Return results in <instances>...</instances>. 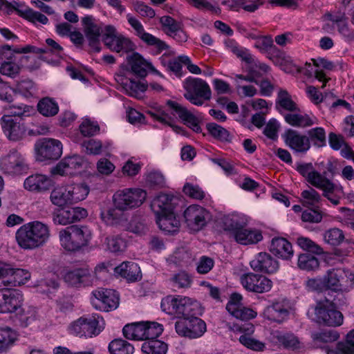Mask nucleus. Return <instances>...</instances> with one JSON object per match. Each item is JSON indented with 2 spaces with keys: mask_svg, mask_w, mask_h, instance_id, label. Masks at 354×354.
Returning a JSON list of instances; mask_svg holds the SVG:
<instances>
[{
  "mask_svg": "<svg viewBox=\"0 0 354 354\" xmlns=\"http://www.w3.org/2000/svg\"><path fill=\"white\" fill-rule=\"evenodd\" d=\"M49 227L40 221H32L21 225L15 239L24 250H34L46 244L50 237Z\"/></svg>",
  "mask_w": 354,
  "mask_h": 354,
  "instance_id": "1",
  "label": "nucleus"
},
{
  "mask_svg": "<svg viewBox=\"0 0 354 354\" xmlns=\"http://www.w3.org/2000/svg\"><path fill=\"white\" fill-rule=\"evenodd\" d=\"M91 238L92 232L85 225H70L59 232L60 245L69 252L79 251L87 246Z\"/></svg>",
  "mask_w": 354,
  "mask_h": 354,
  "instance_id": "2",
  "label": "nucleus"
},
{
  "mask_svg": "<svg viewBox=\"0 0 354 354\" xmlns=\"http://www.w3.org/2000/svg\"><path fill=\"white\" fill-rule=\"evenodd\" d=\"M161 308L167 313L181 315L183 319L194 315H201L203 312L201 304L197 301L180 296L177 297H167L162 301Z\"/></svg>",
  "mask_w": 354,
  "mask_h": 354,
  "instance_id": "3",
  "label": "nucleus"
},
{
  "mask_svg": "<svg viewBox=\"0 0 354 354\" xmlns=\"http://www.w3.org/2000/svg\"><path fill=\"white\" fill-rule=\"evenodd\" d=\"M183 86L186 91L184 97L192 104L202 106L212 97L209 86L202 79L189 77L184 81Z\"/></svg>",
  "mask_w": 354,
  "mask_h": 354,
  "instance_id": "4",
  "label": "nucleus"
},
{
  "mask_svg": "<svg viewBox=\"0 0 354 354\" xmlns=\"http://www.w3.org/2000/svg\"><path fill=\"white\" fill-rule=\"evenodd\" d=\"M23 295L16 290L3 289L0 290V313H15L23 321L28 322L29 316H26L22 308Z\"/></svg>",
  "mask_w": 354,
  "mask_h": 354,
  "instance_id": "5",
  "label": "nucleus"
},
{
  "mask_svg": "<svg viewBox=\"0 0 354 354\" xmlns=\"http://www.w3.org/2000/svg\"><path fill=\"white\" fill-rule=\"evenodd\" d=\"M147 193L141 189H124L113 196L114 206L122 211L140 207L145 201Z\"/></svg>",
  "mask_w": 354,
  "mask_h": 354,
  "instance_id": "6",
  "label": "nucleus"
},
{
  "mask_svg": "<svg viewBox=\"0 0 354 354\" xmlns=\"http://www.w3.org/2000/svg\"><path fill=\"white\" fill-rule=\"evenodd\" d=\"M102 41L108 48L116 53H128L134 49V44L132 41L118 33L116 28L112 25H106L104 27Z\"/></svg>",
  "mask_w": 354,
  "mask_h": 354,
  "instance_id": "7",
  "label": "nucleus"
},
{
  "mask_svg": "<svg viewBox=\"0 0 354 354\" xmlns=\"http://www.w3.org/2000/svg\"><path fill=\"white\" fill-rule=\"evenodd\" d=\"M35 149L37 160H56L62 154V144L56 139L42 138L35 143Z\"/></svg>",
  "mask_w": 354,
  "mask_h": 354,
  "instance_id": "8",
  "label": "nucleus"
},
{
  "mask_svg": "<svg viewBox=\"0 0 354 354\" xmlns=\"http://www.w3.org/2000/svg\"><path fill=\"white\" fill-rule=\"evenodd\" d=\"M198 316L194 315L177 321L175 324L176 333L181 336L193 339L201 337L206 331V324Z\"/></svg>",
  "mask_w": 354,
  "mask_h": 354,
  "instance_id": "9",
  "label": "nucleus"
},
{
  "mask_svg": "<svg viewBox=\"0 0 354 354\" xmlns=\"http://www.w3.org/2000/svg\"><path fill=\"white\" fill-rule=\"evenodd\" d=\"M98 315L88 317H81L74 322L70 326L71 333L79 336L92 337L97 335L102 330L99 325Z\"/></svg>",
  "mask_w": 354,
  "mask_h": 354,
  "instance_id": "10",
  "label": "nucleus"
},
{
  "mask_svg": "<svg viewBox=\"0 0 354 354\" xmlns=\"http://www.w3.org/2000/svg\"><path fill=\"white\" fill-rule=\"evenodd\" d=\"M185 223L192 231L202 230L210 219V214L203 207L198 205L189 206L183 214Z\"/></svg>",
  "mask_w": 354,
  "mask_h": 354,
  "instance_id": "11",
  "label": "nucleus"
},
{
  "mask_svg": "<svg viewBox=\"0 0 354 354\" xmlns=\"http://www.w3.org/2000/svg\"><path fill=\"white\" fill-rule=\"evenodd\" d=\"M317 322L328 326H339L343 323L344 317L332 304L319 303L315 308Z\"/></svg>",
  "mask_w": 354,
  "mask_h": 354,
  "instance_id": "12",
  "label": "nucleus"
},
{
  "mask_svg": "<svg viewBox=\"0 0 354 354\" xmlns=\"http://www.w3.org/2000/svg\"><path fill=\"white\" fill-rule=\"evenodd\" d=\"M297 171L313 186L317 188L324 187L330 190L333 187L326 176V171L323 174L315 171L312 163L299 164L297 166Z\"/></svg>",
  "mask_w": 354,
  "mask_h": 354,
  "instance_id": "13",
  "label": "nucleus"
},
{
  "mask_svg": "<svg viewBox=\"0 0 354 354\" xmlns=\"http://www.w3.org/2000/svg\"><path fill=\"white\" fill-rule=\"evenodd\" d=\"M1 126L4 134L10 141H20L26 136V126L20 118L3 115L1 118Z\"/></svg>",
  "mask_w": 354,
  "mask_h": 354,
  "instance_id": "14",
  "label": "nucleus"
},
{
  "mask_svg": "<svg viewBox=\"0 0 354 354\" xmlns=\"http://www.w3.org/2000/svg\"><path fill=\"white\" fill-rule=\"evenodd\" d=\"M0 167L5 173L10 175L21 174L28 169L24 158L15 150L10 151L1 159Z\"/></svg>",
  "mask_w": 354,
  "mask_h": 354,
  "instance_id": "15",
  "label": "nucleus"
},
{
  "mask_svg": "<svg viewBox=\"0 0 354 354\" xmlns=\"http://www.w3.org/2000/svg\"><path fill=\"white\" fill-rule=\"evenodd\" d=\"M241 283L247 290L257 293H263L270 290L272 282L265 276L248 272L241 277Z\"/></svg>",
  "mask_w": 354,
  "mask_h": 354,
  "instance_id": "16",
  "label": "nucleus"
},
{
  "mask_svg": "<svg viewBox=\"0 0 354 354\" xmlns=\"http://www.w3.org/2000/svg\"><path fill=\"white\" fill-rule=\"evenodd\" d=\"M94 306L106 312L115 309L119 305V295L112 289L99 288L93 292Z\"/></svg>",
  "mask_w": 354,
  "mask_h": 354,
  "instance_id": "17",
  "label": "nucleus"
},
{
  "mask_svg": "<svg viewBox=\"0 0 354 354\" xmlns=\"http://www.w3.org/2000/svg\"><path fill=\"white\" fill-rule=\"evenodd\" d=\"M88 216L87 210L83 207H75L68 209H56L52 214L53 221L56 225H66Z\"/></svg>",
  "mask_w": 354,
  "mask_h": 354,
  "instance_id": "18",
  "label": "nucleus"
},
{
  "mask_svg": "<svg viewBox=\"0 0 354 354\" xmlns=\"http://www.w3.org/2000/svg\"><path fill=\"white\" fill-rule=\"evenodd\" d=\"M242 299L243 297L240 294H232L226 305V310L233 317L242 321H248L255 318L257 313L250 308L244 306L241 303Z\"/></svg>",
  "mask_w": 354,
  "mask_h": 354,
  "instance_id": "19",
  "label": "nucleus"
},
{
  "mask_svg": "<svg viewBox=\"0 0 354 354\" xmlns=\"http://www.w3.org/2000/svg\"><path fill=\"white\" fill-rule=\"evenodd\" d=\"M84 32L88 39L89 46L97 53L101 50L100 46V37L104 33V27L102 24H97L92 16H86L82 19Z\"/></svg>",
  "mask_w": 354,
  "mask_h": 354,
  "instance_id": "20",
  "label": "nucleus"
},
{
  "mask_svg": "<svg viewBox=\"0 0 354 354\" xmlns=\"http://www.w3.org/2000/svg\"><path fill=\"white\" fill-rule=\"evenodd\" d=\"M286 145L297 153H305L310 148L308 136L299 133L294 129H288L284 135Z\"/></svg>",
  "mask_w": 354,
  "mask_h": 354,
  "instance_id": "21",
  "label": "nucleus"
},
{
  "mask_svg": "<svg viewBox=\"0 0 354 354\" xmlns=\"http://www.w3.org/2000/svg\"><path fill=\"white\" fill-rule=\"evenodd\" d=\"M250 264L254 271L267 274L276 272L279 267L278 261L266 252L259 253Z\"/></svg>",
  "mask_w": 354,
  "mask_h": 354,
  "instance_id": "22",
  "label": "nucleus"
},
{
  "mask_svg": "<svg viewBox=\"0 0 354 354\" xmlns=\"http://www.w3.org/2000/svg\"><path fill=\"white\" fill-rule=\"evenodd\" d=\"M167 104L173 111L172 113L177 114L185 125L196 133L201 131L198 118L185 107L171 100H168Z\"/></svg>",
  "mask_w": 354,
  "mask_h": 354,
  "instance_id": "23",
  "label": "nucleus"
},
{
  "mask_svg": "<svg viewBox=\"0 0 354 354\" xmlns=\"http://www.w3.org/2000/svg\"><path fill=\"white\" fill-rule=\"evenodd\" d=\"M83 164L84 159L79 155L67 156L56 165L53 172L62 176L73 175L77 170L82 167Z\"/></svg>",
  "mask_w": 354,
  "mask_h": 354,
  "instance_id": "24",
  "label": "nucleus"
},
{
  "mask_svg": "<svg viewBox=\"0 0 354 354\" xmlns=\"http://www.w3.org/2000/svg\"><path fill=\"white\" fill-rule=\"evenodd\" d=\"M116 275L125 279L128 282L140 281L142 278L140 268L136 263L124 261L113 268Z\"/></svg>",
  "mask_w": 354,
  "mask_h": 354,
  "instance_id": "25",
  "label": "nucleus"
},
{
  "mask_svg": "<svg viewBox=\"0 0 354 354\" xmlns=\"http://www.w3.org/2000/svg\"><path fill=\"white\" fill-rule=\"evenodd\" d=\"M91 278V272L86 267L71 270L64 277L65 282L71 286H88L92 281Z\"/></svg>",
  "mask_w": 354,
  "mask_h": 354,
  "instance_id": "26",
  "label": "nucleus"
},
{
  "mask_svg": "<svg viewBox=\"0 0 354 354\" xmlns=\"http://www.w3.org/2000/svg\"><path fill=\"white\" fill-rule=\"evenodd\" d=\"M234 237L237 243L242 245L256 244L263 239L260 230L243 225L235 232Z\"/></svg>",
  "mask_w": 354,
  "mask_h": 354,
  "instance_id": "27",
  "label": "nucleus"
},
{
  "mask_svg": "<svg viewBox=\"0 0 354 354\" xmlns=\"http://www.w3.org/2000/svg\"><path fill=\"white\" fill-rule=\"evenodd\" d=\"M270 251L275 256L285 260L290 259L294 253L291 243L282 237H275L272 239Z\"/></svg>",
  "mask_w": 354,
  "mask_h": 354,
  "instance_id": "28",
  "label": "nucleus"
},
{
  "mask_svg": "<svg viewBox=\"0 0 354 354\" xmlns=\"http://www.w3.org/2000/svg\"><path fill=\"white\" fill-rule=\"evenodd\" d=\"M172 196L162 194L157 196L151 203V208L156 216L174 212V205Z\"/></svg>",
  "mask_w": 354,
  "mask_h": 354,
  "instance_id": "29",
  "label": "nucleus"
},
{
  "mask_svg": "<svg viewBox=\"0 0 354 354\" xmlns=\"http://www.w3.org/2000/svg\"><path fill=\"white\" fill-rule=\"evenodd\" d=\"M51 180L45 175L36 174L28 176L24 180V187L30 192H42L50 189Z\"/></svg>",
  "mask_w": 354,
  "mask_h": 354,
  "instance_id": "30",
  "label": "nucleus"
},
{
  "mask_svg": "<svg viewBox=\"0 0 354 354\" xmlns=\"http://www.w3.org/2000/svg\"><path fill=\"white\" fill-rule=\"evenodd\" d=\"M240 330L245 333L240 336L239 342L245 347L255 351H262L265 348V344L250 336L254 332V326L247 324L240 328Z\"/></svg>",
  "mask_w": 354,
  "mask_h": 354,
  "instance_id": "31",
  "label": "nucleus"
},
{
  "mask_svg": "<svg viewBox=\"0 0 354 354\" xmlns=\"http://www.w3.org/2000/svg\"><path fill=\"white\" fill-rule=\"evenodd\" d=\"M263 315L269 320L281 323L288 317L289 310L283 304L276 302L266 307Z\"/></svg>",
  "mask_w": 354,
  "mask_h": 354,
  "instance_id": "32",
  "label": "nucleus"
},
{
  "mask_svg": "<svg viewBox=\"0 0 354 354\" xmlns=\"http://www.w3.org/2000/svg\"><path fill=\"white\" fill-rule=\"evenodd\" d=\"M276 109L282 113V111L289 112L299 111L297 104L292 100L291 95L286 90L280 89L276 99Z\"/></svg>",
  "mask_w": 354,
  "mask_h": 354,
  "instance_id": "33",
  "label": "nucleus"
},
{
  "mask_svg": "<svg viewBox=\"0 0 354 354\" xmlns=\"http://www.w3.org/2000/svg\"><path fill=\"white\" fill-rule=\"evenodd\" d=\"M128 62L133 73L140 77H144L147 75V69L153 70L151 64L145 60L138 53H134L129 56Z\"/></svg>",
  "mask_w": 354,
  "mask_h": 354,
  "instance_id": "34",
  "label": "nucleus"
},
{
  "mask_svg": "<svg viewBox=\"0 0 354 354\" xmlns=\"http://www.w3.org/2000/svg\"><path fill=\"white\" fill-rule=\"evenodd\" d=\"M18 335L8 326L0 327V353L7 352L15 344Z\"/></svg>",
  "mask_w": 354,
  "mask_h": 354,
  "instance_id": "35",
  "label": "nucleus"
},
{
  "mask_svg": "<svg viewBox=\"0 0 354 354\" xmlns=\"http://www.w3.org/2000/svg\"><path fill=\"white\" fill-rule=\"evenodd\" d=\"M69 194L67 186L57 187L51 191L50 201L54 205L64 207L66 205L72 204Z\"/></svg>",
  "mask_w": 354,
  "mask_h": 354,
  "instance_id": "36",
  "label": "nucleus"
},
{
  "mask_svg": "<svg viewBox=\"0 0 354 354\" xmlns=\"http://www.w3.org/2000/svg\"><path fill=\"white\" fill-rule=\"evenodd\" d=\"M156 223L160 230L169 233L178 231L180 227V221L175 216L174 212L156 216Z\"/></svg>",
  "mask_w": 354,
  "mask_h": 354,
  "instance_id": "37",
  "label": "nucleus"
},
{
  "mask_svg": "<svg viewBox=\"0 0 354 354\" xmlns=\"http://www.w3.org/2000/svg\"><path fill=\"white\" fill-rule=\"evenodd\" d=\"M37 109L44 116L52 117L57 114L59 106L53 99L46 97L39 101Z\"/></svg>",
  "mask_w": 354,
  "mask_h": 354,
  "instance_id": "38",
  "label": "nucleus"
},
{
  "mask_svg": "<svg viewBox=\"0 0 354 354\" xmlns=\"http://www.w3.org/2000/svg\"><path fill=\"white\" fill-rule=\"evenodd\" d=\"M284 120L288 124L300 128L310 127L314 124L313 120L308 115L294 113V112L286 114Z\"/></svg>",
  "mask_w": 354,
  "mask_h": 354,
  "instance_id": "39",
  "label": "nucleus"
},
{
  "mask_svg": "<svg viewBox=\"0 0 354 354\" xmlns=\"http://www.w3.org/2000/svg\"><path fill=\"white\" fill-rule=\"evenodd\" d=\"M142 322L128 324L123 328L124 336L129 339L144 340Z\"/></svg>",
  "mask_w": 354,
  "mask_h": 354,
  "instance_id": "40",
  "label": "nucleus"
},
{
  "mask_svg": "<svg viewBox=\"0 0 354 354\" xmlns=\"http://www.w3.org/2000/svg\"><path fill=\"white\" fill-rule=\"evenodd\" d=\"M67 187L72 204L84 200L89 193V187L85 184L70 185Z\"/></svg>",
  "mask_w": 354,
  "mask_h": 354,
  "instance_id": "41",
  "label": "nucleus"
},
{
  "mask_svg": "<svg viewBox=\"0 0 354 354\" xmlns=\"http://www.w3.org/2000/svg\"><path fill=\"white\" fill-rule=\"evenodd\" d=\"M167 345L158 339L145 341L142 346V351L146 354H165Z\"/></svg>",
  "mask_w": 354,
  "mask_h": 354,
  "instance_id": "42",
  "label": "nucleus"
},
{
  "mask_svg": "<svg viewBox=\"0 0 354 354\" xmlns=\"http://www.w3.org/2000/svg\"><path fill=\"white\" fill-rule=\"evenodd\" d=\"M109 351L111 354H133L134 348L122 339H115L109 343Z\"/></svg>",
  "mask_w": 354,
  "mask_h": 354,
  "instance_id": "43",
  "label": "nucleus"
},
{
  "mask_svg": "<svg viewBox=\"0 0 354 354\" xmlns=\"http://www.w3.org/2000/svg\"><path fill=\"white\" fill-rule=\"evenodd\" d=\"M297 266L301 270H315L319 267V261L315 256L308 253H304L299 255Z\"/></svg>",
  "mask_w": 354,
  "mask_h": 354,
  "instance_id": "44",
  "label": "nucleus"
},
{
  "mask_svg": "<svg viewBox=\"0 0 354 354\" xmlns=\"http://www.w3.org/2000/svg\"><path fill=\"white\" fill-rule=\"evenodd\" d=\"M144 340L156 339L163 331V327L161 324L155 322H142Z\"/></svg>",
  "mask_w": 354,
  "mask_h": 354,
  "instance_id": "45",
  "label": "nucleus"
},
{
  "mask_svg": "<svg viewBox=\"0 0 354 354\" xmlns=\"http://www.w3.org/2000/svg\"><path fill=\"white\" fill-rule=\"evenodd\" d=\"M147 85L140 82L128 80L123 83V88L126 93L132 97L140 98L143 92L147 90Z\"/></svg>",
  "mask_w": 354,
  "mask_h": 354,
  "instance_id": "46",
  "label": "nucleus"
},
{
  "mask_svg": "<svg viewBox=\"0 0 354 354\" xmlns=\"http://www.w3.org/2000/svg\"><path fill=\"white\" fill-rule=\"evenodd\" d=\"M206 128L209 134L214 138L221 141H230V135L229 131L221 126L214 123H207Z\"/></svg>",
  "mask_w": 354,
  "mask_h": 354,
  "instance_id": "47",
  "label": "nucleus"
},
{
  "mask_svg": "<svg viewBox=\"0 0 354 354\" xmlns=\"http://www.w3.org/2000/svg\"><path fill=\"white\" fill-rule=\"evenodd\" d=\"M10 271L9 276L10 279V286H15L16 285L24 284L30 278V274L26 270L20 268L14 269L10 267Z\"/></svg>",
  "mask_w": 354,
  "mask_h": 354,
  "instance_id": "48",
  "label": "nucleus"
},
{
  "mask_svg": "<svg viewBox=\"0 0 354 354\" xmlns=\"http://www.w3.org/2000/svg\"><path fill=\"white\" fill-rule=\"evenodd\" d=\"M344 238L342 230L336 227L329 229L324 234L325 242L331 245H339L343 242Z\"/></svg>",
  "mask_w": 354,
  "mask_h": 354,
  "instance_id": "49",
  "label": "nucleus"
},
{
  "mask_svg": "<svg viewBox=\"0 0 354 354\" xmlns=\"http://www.w3.org/2000/svg\"><path fill=\"white\" fill-rule=\"evenodd\" d=\"M301 196L304 204L315 207H318L322 200L321 195L311 187H308V189L304 190Z\"/></svg>",
  "mask_w": 354,
  "mask_h": 354,
  "instance_id": "50",
  "label": "nucleus"
},
{
  "mask_svg": "<svg viewBox=\"0 0 354 354\" xmlns=\"http://www.w3.org/2000/svg\"><path fill=\"white\" fill-rule=\"evenodd\" d=\"M297 245L304 250L322 254L324 253L323 249L308 237L299 236L297 239Z\"/></svg>",
  "mask_w": 354,
  "mask_h": 354,
  "instance_id": "51",
  "label": "nucleus"
},
{
  "mask_svg": "<svg viewBox=\"0 0 354 354\" xmlns=\"http://www.w3.org/2000/svg\"><path fill=\"white\" fill-rule=\"evenodd\" d=\"M309 141H312L314 145L321 147L326 144V133L323 128L316 127L308 131Z\"/></svg>",
  "mask_w": 354,
  "mask_h": 354,
  "instance_id": "52",
  "label": "nucleus"
},
{
  "mask_svg": "<svg viewBox=\"0 0 354 354\" xmlns=\"http://www.w3.org/2000/svg\"><path fill=\"white\" fill-rule=\"evenodd\" d=\"M279 342L286 348L298 349L301 343L297 336L292 333H285L278 337Z\"/></svg>",
  "mask_w": 354,
  "mask_h": 354,
  "instance_id": "53",
  "label": "nucleus"
},
{
  "mask_svg": "<svg viewBox=\"0 0 354 354\" xmlns=\"http://www.w3.org/2000/svg\"><path fill=\"white\" fill-rule=\"evenodd\" d=\"M337 270H328L326 274L322 279L324 282L325 289L336 290L339 286V273Z\"/></svg>",
  "mask_w": 354,
  "mask_h": 354,
  "instance_id": "54",
  "label": "nucleus"
},
{
  "mask_svg": "<svg viewBox=\"0 0 354 354\" xmlns=\"http://www.w3.org/2000/svg\"><path fill=\"white\" fill-rule=\"evenodd\" d=\"M160 23L162 24L166 33L169 36L182 26L181 23L176 21L169 16L162 17L160 19Z\"/></svg>",
  "mask_w": 354,
  "mask_h": 354,
  "instance_id": "55",
  "label": "nucleus"
},
{
  "mask_svg": "<svg viewBox=\"0 0 354 354\" xmlns=\"http://www.w3.org/2000/svg\"><path fill=\"white\" fill-rule=\"evenodd\" d=\"M138 37L147 45L153 46L159 50H162L167 48V44L164 41L145 31L142 32Z\"/></svg>",
  "mask_w": 354,
  "mask_h": 354,
  "instance_id": "56",
  "label": "nucleus"
},
{
  "mask_svg": "<svg viewBox=\"0 0 354 354\" xmlns=\"http://www.w3.org/2000/svg\"><path fill=\"white\" fill-rule=\"evenodd\" d=\"M106 243L108 249L112 252H121L126 247L125 241L119 236L106 237Z\"/></svg>",
  "mask_w": 354,
  "mask_h": 354,
  "instance_id": "57",
  "label": "nucleus"
},
{
  "mask_svg": "<svg viewBox=\"0 0 354 354\" xmlns=\"http://www.w3.org/2000/svg\"><path fill=\"white\" fill-rule=\"evenodd\" d=\"M82 146L88 154L98 155L102 153V144L100 140L89 139L84 141Z\"/></svg>",
  "mask_w": 354,
  "mask_h": 354,
  "instance_id": "58",
  "label": "nucleus"
},
{
  "mask_svg": "<svg viewBox=\"0 0 354 354\" xmlns=\"http://www.w3.org/2000/svg\"><path fill=\"white\" fill-rule=\"evenodd\" d=\"M34 90L33 82L29 80H24L17 83L15 92L19 93L25 97H29L32 95Z\"/></svg>",
  "mask_w": 354,
  "mask_h": 354,
  "instance_id": "59",
  "label": "nucleus"
},
{
  "mask_svg": "<svg viewBox=\"0 0 354 354\" xmlns=\"http://www.w3.org/2000/svg\"><path fill=\"white\" fill-rule=\"evenodd\" d=\"M23 17L35 24L39 22L42 24H46L48 21V18L44 15L34 11L30 8H26L24 10Z\"/></svg>",
  "mask_w": 354,
  "mask_h": 354,
  "instance_id": "60",
  "label": "nucleus"
},
{
  "mask_svg": "<svg viewBox=\"0 0 354 354\" xmlns=\"http://www.w3.org/2000/svg\"><path fill=\"white\" fill-rule=\"evenodd\" d=\"M80 130L83 136H92L100 131V127L97 123L86 119L80 124Z\"/></svg>",
  "mask_w": 354,
  "mask_h": 354,
  "instance_id": "61",
  "label": "nucleus"
},
{
  "mask_svg": "<svg viewBox=\"0 0 354 354\" xmlns=\"http://www.w3.org/2000/svg\"><path fill=\"white\" fill-rule=\"evenodd\" d=\"M184 193L190 198L201 200L205 196L204 192L198 185L186 183L183 187Z\"/></svg>",
  "mask_w": 354,
  "mask_h": 354,
  "instance_id": "62",
  "label": "nucleus"
},
{
  "mask_svg": "<svg viewBox=\"0 0 354 354\" xmlns=\"http://www.w3.org/2000/svg\"><path fill=\"white\" fill-rule=\"evenodd\" d=\"M129 230L134 234L142 235L147 232L148 227L140 218L136 217L130 221Z\"/></svg>",
  "mask_w": 354,
  "mask_h": 354,
  "instance_id": "63",
  "label": "nucleus"
},
{
  "mask_svg": "<svg viewBox=\"0 0 354 354\" xmlns=\"http://www.w3.org/2000/svg\"><path fill=\"white\" fill-rule=\"evenodd\" d=\"M171 281L180 288H186L190 286L192 279L185 272H180L171 278Z\"/></svg>",
  "mask_w": 354,
  "mask_h": 354,
  "instance_id": "64",
  "label": "nucleus"
}]
</instances>
